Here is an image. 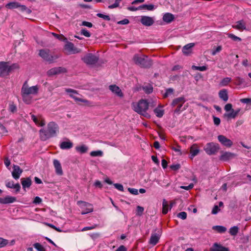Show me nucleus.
Masks as SVG:
<instances>
[{
    "label": "nucleus",
    "instance_id": "f257e3e1",
    "mask_svg": "<svg viewBox=\"0 0 251 251\" xmlns=\"http://www.w3.org/2000/svg\"><path fill=\"white\" fill-rule=\"evenodd\" d=\"M59 132V127L57 124L53 122H50L47 125V128H42L39 130L40 138L42 141H45L50 138L55 137Z\"/></svg>",
    "mask_w": 251,
    "mask_h": 251
},
{
    "label": "nucleus",
    "instance_id": "f03ea898",
    "mask_svg": "<svg viewBox=\"0 0 251 251\" xmlns=\"http://www.w3.org/2000/svg\"><path fill=\"white\" fill-rule=\"evenodd\" d=\"M39 87L37 85L29 87L27 84V81H25L21 88V96L23 101L26 104L31 102L32 97L30 95H36L38 94Z\"/></svg>",
    "mask_w": 251,
    "mask_h": 251
},
{
    "label": "nucleus",
    "instance_id": "7ed1b4c3",
    "mask_svg": "<svg viewBox=\"0 0 251 251\" xmlns=\"http://www.w3.org/2000/svg\"><path fill=\"white\" fill-rule=\"evenodd\" d=\"M133 59L136 65L142 68H150L152 64V60L145 55L135 54Z\"/></svg>",
    "mask_w": 251,
    "mask_h": 251
},
{
    "label": "nucleus",
    "instance_id": "20e7f679",
    "mask_svg": "<svg viewBox=\"0 0 251 251\" xmlns=\"http://www.w3.org/2000/svg\"><path fill=\"white\" fill-rule=\"evenodd\" d=\"M149 108V103L146 100H141L137 104L133 106V110L144 117H147L148 113L146 112Z\"/></svg>",
    "mask_w": 251,
    "mask_h": 251
},
{
    "label": "nucleus",
    "instance_id": "39448f33",
    "mask_svg": "<svg viewBox=\"0 0 251 251\" xmlns=\"http://www.w3.org/2000/svg\"><path fill=\"white\" fill-rule=\"evenodd\" d=\"M81 60L88 65H94L98 62L99 57L92 53H88L81 57Z\"/></svg>",
    "mask_w": 251,
    "mask_h": 251
},
{
    "label": "nucleus",
    "instance_id": "423d86ee",
    "mask_svg": "<svg viewBox=\"0 0 251 251\" xmlns=\"http://www.w3.org/2000/svg\"><path fill=\"white\" fill-rule=\"evenodd\" d=\"M65 91L67 93H70V96L73 99H74L75 100V101L76 102L78 103L79 104H80L79 102H82L83 103V104L84 105L89 106L91 105V102L89 100L77 97L75 95V94H78L76 90L68 88L66 89L65 90Z\"/></svg>",
    "mask_w": 251,
    "mask_h": 251
},
{
    "label": "nucleus",
    "instance_id": "0eeeda50",
    "mask_svg": "<svg viewBox=\"0 0 251 251\" xmlns=\"http://www.w3.org/2000/svg\"><path fill=\"white\" fill-rule=\"evenodd\" d=\"M39 55L42 57L45 61L49 63L53 62L54 60L57 59V56H53L50 53L49 50L42 49L39 50Z\"/></svg>",
    "mask_w": 251,
    "mask_h": 251
},
{
    "label": "nucleus",
    "instance_id": "6e6552de",
    "mask_svg": "<svg viewBox=\"0 0 251 251\" xmlns=\"http://www.w3.org/2000/svg\"><path fill=\"white\" fill-rule=\"evenodd\" d=\"M65 42L66 43L64 46V49L67 54H75L81 51V50L75 47L74 44L72 42H69L67 40Z\"/></svg>",
    "mask_w": 251,
    "mask_h": 251
},
{
    "label": "nucleus",
    "instance_id": "1a4fd4ad",
    "mask_svg": "<svg viewBox=\"0 0 251 251\" xmlns=\"http://www.w3.org/2000/svg\"><path fill=\"white\" fill-rule=\"evenodd\" d=\"M219 149V145L213 142L207 143L204 148V151L208 155L215 154L218 152Z\"/></svg>",
    "mask_w": 251,
    "mask_h": 251
},
{
    "label": "nucleus",
    "instance_id": "9d476101",
    "mask_svg": "<svg viewBox=\"0 0 251 251\" xmlns=\"http://www.w3.org/2000/svg\"><path fill=\"white\" fill-rule=\"evenodd\" d=\"M78 205H80L81 208L84 209L81 211V214L84 215L93 211V207L92 204L82 201H79L77 202Z\"/></svg>",
    "mask_w": 251,
    "mask_h": 251
},
{
    "label": "nucleus",
    "instance_id": "9b49d317",
    "mask_svg": "<svg viewBox=\"0 0 251 251\" xmlns=\"http://www.w3.org/2000/svg\"><path fill=\"white\" fill-rule=\"evenodd\" d=\"M185 102V100L183 97L176 98L173 100L171 104L172 106L173 107L177 106L175 110V113H179L180 111V109Z\"/></svg>",
    "mask_w": 251,
    "mask_h": 251
},
{
    "label": "nucleus",
    "instance_id": "f8f14e48",
    "mask_svg": "<svg viewBox=\"0 0 251 251\" xmlns=\"http://www.w3.org/2000/svg\"><path fill=\"white\" fill-rule=\"evenodd\" d=\"M10 73L8 68V63L0 62V76L4 77L9 75Z\"/></svg>",
    "mask_w": 251,
    "mask_h": 251
},
{
    "label": "nucleus",
    "instance_id": "ddd939ff",
    "mask_svg": "<svg viewBox=\"0 0 251 251\" xmlns=\"http://www.w3.org/2000/svg\"><path fill=\"white\" fill-rule=\"evenodd\" d=\"M66 72V69L63 67H55L51 68L47 72V75L49 76H52L54 75L59 74L61 73Z\"/></svg>",
    "mask_w": 251,
    "mask_h": 251
},
{
    "label": "nucleus",
    "instance_id": "4468645a",
    "mask_svg": "<svg viewBox=\"0 0 251 251\" xmlns=\"http://www.w3.org/2000/svg\"><path fill=\"white\" fill-rule=\"evenodd\" d=\"M219 141L224 146L230 148L233 145L232 142L229 139H227L225 136L220 135L218 136Z\"/></svg>",
    "mask_w": 251,
    "mask_h": 251
},
{
    "label": "nucleus",
    "instance_id": "2eb2a0df",
    "mask_svg": "<svg viewBox=\"0 0 251 251\" xmlns=\"http://www.w3.org/2000/svg\"><path fill=\"white\" fill-rule=\"evenodd\" d=\"M222 154L220 156V160L223 161H227L230 159H233L236 156L235 153L228 152V151H222Z\"/></svg>",
    "mask_w": 251,
    "mask_h": 251
},
{
    "label": "nucleus",
    "instance_id": "dca6fc26",
    "mask_svg": "<svg viewBox=\"0 0 251 251\" xmlns=\"http://www.w3.org/2000/svg\"><path fill=\"white\" fill-rule=\"evenodd\" d=\"M140 22L145 26H150L153 24L154 21L152 17L143 16L141 17Z\"/></svg>",
    "mask_w": 251,
    "mask_h": 251
},
{
    "label": "nucleus",
    "instance_id": "f3484780",
    "mask_svg": "<svg viewBox=\"0 0 251 251\" xmlns=\"http://www.w3.org/2000/svg\"><path fill=\"white\" fill-rule=\"evenodd\" d=\"M31 118L33 122L38 126H43L46 124L45 121L41 115H38L36 117L32 114L31 116Z\"/></svg>",
    "mask_w": 251,
    "mask_h": 251
},
{
    "label": "nucleus",
    "instance_id": "a211bd4d",
    "mask_svg": "<svg viewBox=\"0 0 251 251\" xmlns=\"http://www.w3.org/2000/svg\"><path fill=\"white\" fill-rule=\"evenodd\" d=\"M109 89L113 93H114L117 96L120 98H123L124 97V94L122 90L118 86L115 84L111 85L109 86Z\"/></svg>",
    "mask_w": 251,
    "mask_h": 251
},
{
    "label": "nucleus",
    "instance_id": "6ab92c4d",
    "mask_svg": "<svg viewBox=\"0 0 251 251\" xmlns=\"http://www.w3.org/2000/svg\"><path fill=\"white\" fill-rule=\"evenodd\" d=\"M195 43H191L185 45L182 49V53L186 56L189 55L192 52V49L195 46Z\"/></svg>",
    "mask_w": 251,
    "mask_h": 251
},
{
    "label": "nucleus",
    "instance_id": "aec40b11",
    "mask_svg": "<svg viewBox=\"0 0 251 251\" xmlns=\"http://www.w3.org/2000/svg\"><path fill=\"white\" fill-rule=\"evenodd\" d=\"M22 172V169H21L19 166L14 165L13 170L12 172V176L14 178L18 179L20 178V175Z\"/></svg>",
    "mask_w": 251,
    "mask_h": 251
},
{
    "label": "nucleus",
    "instance_id": "412c9836",
    "mask_svg": "<svg viewBox=\"0 0 251 251\" xmlns=\"http://www.w3.org/2000/svg\"><path fill=\"white\" fill-rule=\"evenodd\" d=\"M210 251H229L227 248L225 247L220 244L215 243L210 248Z\"/></svg>",
    "mask_w": 251,
    "mask_h": 251
},
{
    "label": "nucleus",
    "instance_id": "4be33fe9",
    "mask_svg": "<svg viewBox=\"0 0 251 251\" xmlns=\"http://www.w3.org/2000/svg\"><path fill=\"white\" fill-rule=\"evenodd\" d=\"M73 146V143L67 138L66 139V141L62 142L59 145L60 148L62 150L70 149Z\"/></svg>",
    "mask_w": 251,
    "mask_h": 251
},
{
    "label": "nucleus",
    "instance_id": "5701e85b",
    "mask_svg": "<svg viewBox=\"0 0 251 251\" xmlns=\"http://www.w3.org/2000/svg\"><path fill=\"white\" fill-rule=\"evenodd\" d=\"M53 165L55 169V172L57 175L62 176L63 175V171L60 162L56 159L53 160Z\"/></svg>",
    "mask_w": 251,
    "mask_h": 251
},
{
    "label": "nucleus",
    "instance_id": "b1692460",
    "mask_svg": "<svg viewBox=\"0 0 251 251\" xmlns=\"http://www.w3.org/2000/svg\"><path fill=\"white\" fill-rule=\"evenodd\" d=\"M159 232V231H158ZM160 238V233H152L151 234V237L150 238V240L149 243L150 244H151L153 246L155 245L159 241Z\"/></svg>",
    "mask_w": 251,
    "mask_h": 251
},
{
    "label": "nucleus",
    "instance_id": "393cba45",
    "mask_svg": "<svg viewBox=\"0 0 251 251\" xmlns=\"http://www.w3.org/2000/svg\"><path fill=\"white\" fill-rule=\"evenodd\" d=\"M200 150L196 144L192 145L190 148L191 158L192 159L194 157L199 154Z\"/></svg>",
    "mask_w": 251,
    "mask_h": 251
},
{
    "label": "nucleus",
    "instance_id": "a878e982",
    "mask_svg": "<svg viewBox=\"0 0 251 251\" xmlns=\"http://www.w3.org/2000/svg\"><path fill=\"white\" fill-rule=\"evenodd\" d=\"M236 25H233L232 27L239 30H243L246 29V24L243 20H240L237 22Z\"/></svg>",
    "mask_w": 251,
    "mask_h": 251
},
{
    "label": "nucleus",
    "instance_id": "bb28decb",
    "mask_svg": "<svg viewBox=\"0 0 251 251\" xmlns=\"http://www.w3.org/2000/svg\"><path fill=\"white\" fill-rule=\"evenodd\" d=\"M21 183L24 189L26 188H29L31 185L32 181L29 177L21 179Z\"/></svg>",
    "mask_w": 251,
    "mask_h": 251
},
{
    "label": "nucleus",
    "instance_id": "cd10ccee",
    "mask_svg": "<svg viewBox=\"0 0 251 251\" xmlns=\"http://www.w3.org/2000/svg\"><path fill=\"white\" fill-rule=\"evenodd\" d=\"M219 96L220 99L223 100L224 101H226L228 99L227 90L223 89L220 91L219 92Z\"/></svg>",
    "mask_w": 251,
    "mask_h": 251
},
{
    "label": "nucleus",
    "instance_id": "c85d7f7f",
    "mask_svg": "<svg viewBox=\"0 0 251 251\" xmlns=\"http://www.w3.org/2000/svg\"><path fill=\"white\" fill-rule=\"evenodd\" d=\"M174 16L170 13L165 14L163 17V21L167 23H171L174 20Z\"/></svg>",
    "mask_w": 251,
    "mask_h": 251
},
{
    "label": "nucleus",
    "instance_id": "c756f323",
    "mask_svg": "<svg viewBox=\"0 0 251 251\" xmlns=\"http://www.w3.org/2000/svg\"><path fill=\"white\" fill-rule=\"evenodd\" d=\"M75 150L77 151L80 153H84L88 151V147L85 145H82L81 146H77L75 147Z\"/></svg>",
    "mask_w": 251,
    "mask_h": 251
},
{
    "label": "nucleus",
    "instance_id": "7c9ffc66",
    "mask_svg": "<svg viewBox=\"0 0 251 251\" xmlns=\"http://www.w3.org/2000/svg\"><path fill=\"white\" fill-rule=\"evenodd\" d=\"M162 206V213L163 214H167L169 210V205L168 201H166L165 199L163 201Z\"/></svg>",
    "mask_w": 251,
    "mask_h": 251
},
{
    "label": "nucleus",
    "instance_id": "2f4dec72",
    "mask_svg": "<svg viewBox=\"0 0 251 251\" xmlns=\"http://www.w3.org/2000/svg\"><path fill=\"white\" fill-rule=\"evenodd\" d=\"M212 229L216 230L219 233H224L226 230V228L222 226H213Z\"/></svg>",
    "mask_w": 251,
    "mask_h": 251
},
{
    "label": "nucleus",
    "instance_id": "473e14b6",
    "mask_svg": "<svg viewBox=\"0 0 251 251\" xmlns=\"http://www.w3.org/2000/svg\"><path fill=\"white\" fill-rule=\"evenodd\" d=\"M20 6V3L17 2H11L7 3L5 7L7 8L13 9L18 8Z\"/></svg>",
    "mask_w": 251,
    "mask_h": 251
},
{
    "label": "nucleus",
    "instance_id": "72a5a7b5",
    "mask_svg": "<svg viewBox=\"0 0 251 251\" xmlns=\"http://www.w3.org/2000/svg\"><path fill=\"white\" fill-rule=\"evenodd\" d=\"M4 204L13 203L16 201L15 197L7 196L4 198Z\"/></svg>",
    "mask_w": 251,
    "mask_h": 251
},
{
    "label": "nucleus",
    "instance_id": "f704fd0d",
    "mask_svg": "<svg viewBox=\"0 0 251 251\" xmlns=\"http://www.w3.org/2000/svg\"><path fill=\"white\" fill-rule=\"evenodd\" d=\"M154 112L156 116L159 118H161L163 116L164 110L160 108L157 107L155 108L154 110Z\"/></svg>",
    "mask_w": 251,
    "mask_h": 251
},
{
    "label": "nucleus",
    "instance_id": "c9c22d12",
    "mask_svg": "<svg viewBox=\"0 0 251 251\" xmlns=\"http://www.w3.org/2000/svg\"><path fill=\"white\" fill-rule=\"evenodd\" d=\"M231 81V78L230 77H225L220 82V85L222 86H226L230 81Z\"/></svg>",
    "mask_w": 251,
    "mask_h": 251
},
{
    "label": "nucleus",
    "instance_id": "e433bc0d",
    "mask_svg": "<svg viewBox=\"0 0 251 251\" xmlns=\"http://www.w3.org/2000/svg\"><path fill=\"white\" fill-rule=\"evenodd\" d=\"M224 117L227 119H234L236 118L234 113V110L230 111L229 113H226L224 114Z\"/></svg>",
    "mask_w": 251,
    "mask_h": 251
},
{
    "label": "nucleus",
    "instance_id": "4c0bfd02",
    "mask_svg": "<svg viewBox=\"0 0 251 251\" xmlns=\"http://www.w3.org/2000/svg\"><path fill=\"white\" fill-rule=\"evenodd\" d=\"M238 231L239 228L237 226H234L230 228L229 232L230 235L235 236L238 233Z\"/></svg>",
    "mask_w": 251,
    "mask_h": 251
},
{
    "label": "nucleus",
    "instance_id": "58836bf2",
    "mask_svg": "<svg viewBox=\"0 0 251 251\" xmlns=\"http://www.w3.org/2000/svg\"><path fill=\"white\" fill-rule=\"evenodd\" d=\"M52 34L54 37L60 41H66L67 40V39L62 34H57L53 32L52 33Z\"/></svg>",
    "mask_w": 251,
    "mask_h": 251
},
{
    "label": "nucleus",
    "instance_id": "ea45409f",
    "mask_svg": "<svg viewBox=\"0 0 251 251\" xmlns=\"http://www.w3.org/2000/svg\"><path fill=\"white\" fill-rule=\"evenodd\" d=\"M20 10L22 12H26L27 14H30L31 12V10L28 8L26 6L24 5H20L19 6Z\"/></svg>",
    "mask_w": 251,
    "mask_h": 251
},
{
    "label": "nucleus",
    "instance_id": "a19ab883",
    "mask_svg": "<svg viewBox=\"0 0 251 251\" xmlns=\"http://www.w3.org/2000/svg\"><path fill=\"white\" fill-rule=\"evenodd\" d=\"M140 8H141V9H147L148 10H152L154 9V5L153 4H143L142 5H140Z\"/></svg>",
    "mask_w": 251,
    "mask_h": 251
},
{
    "label": "nucleus",
    "instance_id": "79ce46f5",
    "mask_svg": "<svg viewBox=\"0 0 251 251\" xmlns=\"http://www.w3.org/2000/svg\"><path fill=\"white\" fill-rule=\"evenodd\" d=\"M143 90L147 94H151L152 92L153 88L151 85L145 86L143 87Z\"/></svg>",
    "mask_w": 251,
    "mask_h": 251
},
{
    "label": "nucleus",
    "instance_id": "37998d69",
    "mask_svg": "<svg viewBox=\"0 0 251 251\" xmlns=\"http://www.w3.org/2000/svg\"><path fill=\"white\" fill-rule=\"evenodd\" d=\"M192 68L193 70H199L200 71H204L207 69V67L205 66L199 67V66H196L193 65L192 66Z\"/></svg>",
    "mask_w": 251,
    "mask_h": 251
},
{
    "label": "nucleus",
    "instance_id": "c03bdc74",
    "mask_svg": "<svg viewBox=\"0 0 251 251\" xmlns=\"http://www.w3.org/2000/svg\"><path fill=\"white\" fill-rule=\"evenodd\" d=\"M103 152L101 151H93L90 152V155L92 156H101Z\"/></svg>",
    "mask_w": 251,
    "mask_h": 251
},
{
    "label": "nucleus",
    "instance_id": "a18cd8bd",
    "mask_svg": "<svg viewBox=\"0 0 251 251\" xmlns=\"http://www.w3.org/2000/svg\"><path fill=\"white\" fill-rule=\"evenodd\" d=\"M34 248L38 251H45V249L40 243H36L33 245Z\"/></svg>",
    "mask_w": 251,
    "mask_h": 251
},
{
    "label": "nucleus",
    "instance_id": "49530a36",
    "mask_svg": "<svg viewBox=\"0 0 251 251\" xmlns=\"http://www.w3.org/2000/svg\"><path fill=\"white\" fill-rule=\"evenodd\" d=\"M227 36L229 38L231 39L232 40H233L234 41L240 42L241 41V39L240 38L235 36V35H234L233 34L228 33V34H227Z\"/></svg>",
    "mask_w": 251,
    "mask_h": 251
},
{
    "label": "nucleus",
    "instance_id": "de8ad7c7",
    "mask_svg": "<svg viewBox=\"0 0 251 251\" xmlns=\"http://www.w3.org/2000/svg\"><path fill=\"white\" fill-rule=\"evenodd\" d=\"M174 90L173 88H168L166 89L165 93L163 95V98H166L169 95L172 94L174 93Z\"/></svg>",
    "mask_w": 251,
    "mask_h": 251
},
{
    "label": "nucleus",
    "instance_id": "09e8293b",
    "mask_svg": "<svg viewBox=\"0 0 251 251\" xmlns=\"http://www.w3.org/2000/svg\"><path fill=\"white\" fill-rule=\"evenodd\" d=\"M8 243V241L6 239L0 237V248L6 246Z\"/></svg>",
    "mask_w": 251,
    "mask_h": 251
},
{
    "label": "nucleus",
    "instance_id": "8fccbe9b",
    "mask_svg": "<svg viewBox=\"0 0 251 251\" xmlns=\"http://www.w3.org/2000/svg\"><path fill=\"white\" fill-rule=\"evenodd\" d=\"M9 70L10 73L15 70L18 69L19 68V66L17 63H14L12 64L11 65H8Z\"/></svg>",
    "mask_w": 251,
    "mask_h": 251
},
{
    "label": "nucleus",
    "instance_id": "3c124183",
    "mask_svg": "<svg viewBox=\"0 0 251 251\" xmlns=\"http://www.w3.org/2000/svg\"><path fill=\"white\" fill-rule=\"evenodd\" d=\"M144 210V208L143 207L141 206H137L136 209V215L139 216H141L143 213Z\"/></svg>",
    "mask_w": 251,
    "mask_h": 251
},
{
    "label": "nucleus",
    "instance_id": "603ef678",
    "mask_svg": "<svg viewBox=\"0 0 251 251\" xmlns=\"http://www.w3.org/2000/svg\"><path fill=\"white\" fill-rule=\"evenodd\" d=\"M97 16L99 18H102L104 20L108 21L110 20V18L108 15H104L101 13H98L97 14Z\"/></svg>",
    "mask_w": 251,
    "mask_h": 251
},
{
    "label": "nucleus",
    "instance_id": "864d4df0",
    "mask_svg": "<svg viewBox=\"0 0 251 251\" xmlns=\"http://www.w3.org/2000/svg\"><path fill=\"white\" fill-rule=\"evenodd\" d=\"M243 79L240 77L237 76L235 78V84L240 85L243 83Z\"/></svg>",
    "mask_w": 251,
    "mask_h": 251
},
{
    "label": "nucleus",
    "instance_id": "5fc2aeb1",
    "mask_svg": "<svg viewBox=\"0 0 251 251\" xmlns=\"http://www.w3.org/2000/svg\"><path fill=\"white\" fill-rule=\"evenodd\" d=\"M222 48L221 46H219L216 47L215 49H213L212 52L211 53L212 55H215L217 52H219L221 51Z\"/></svg>",
    "mask_w": 251,
    "mask_h": 251
},
{
    "label": "nucleus",
    "instance_id": "6e6d98bb",
    "mask_svg": "<svg viewBox=\"0 0 251 251\" xmlns=\"http://www.w3.org/2000/svg\"><path fill=\"white\" fill-rule=\"evenodd\" d=\"M81 34L87 37H89L91 36L90 33L85 28L81 30Z\"/></svg>",
    "mask_w": 251,
    "mask_h": 251
},
{
    "label": "nucleus",
    "instance_id": "4d7b16f0",
    "mask_svg": "<svg viewBox=\"0 0 251 251\" xmlns=\"http://www.w3.org/2000/svg\"><path fill=\"white\" fill-rule=\"evenodd\" d=\"M177 217L182 220H185L187 218V213L185 212H181L178 213Z\"/></svg>",
    "mask_w": 251,
    "mask_h": 251
},
{
    "label": "nucleus",
    "instance_id": "13d9d810",
    "mask_svg": "<svg viewBox=\"0 0 251 251\" xmlns=\"http://www.w3.org/2000/svg\"><path fill=\"white\" fill-rule=\"evenodd\" d=\"M172 149L176 152H179V154L181 155L182 152L180 150V146L178 145H176V147H172Z\"/></svg>",
    "mask_w": 251,
    "mask_h": 251
},
{
    "label": "nucleus",
    "instance_id": "bf43d9fd",
    "mask_svg": "<svg viewBox=\"0 0 251 251\" xmlns=\"http://www.w3.org/2000/svg\"><path fill=\"white\" fill-rule=\"evenodd\" d=\"M224 109H225V110L226 112L230 111H231L232 110H234L232 108V104L231 103H227V104H226L225 106Z\"/></svg>",
    "mask_w": 251,
    "mask_h": 251
},
{
    "label": "nucleus",
    "instance_id": "052dcab7",
    "mask_svg": "<svg viewBox=\"0 0 251 251\" xmlns=\"http://www.w3.org/2000/svg\"><path fill=\"white\" fill-rule=\"evenodd\" d=\"M9 110L11 112L14 113L15 111H16V110H17V107H16V106L14 104L11 103V104H9Z\"/></svg>",
    "mask_w": 251,
    "mask_h": 251
},
{
    "label": "nucleus",
    "instance_id": "680f3d73",
    "mask_svg": "<svg viewBox=\"0 0 251 251\" xmlns=\"http://www.w3.org/2000/svg\"><path fill=\"white\" fill-rule=\"evenodd\" d=\"M128 191L133 195H136L138 194V190L135 188H128Z\"/></svg>",
    "mask_w": 251,
    "mask_h": 251
},
{
    "label": "nucleus",
    "instance_id": "e2e57ef3",
    "mask_svg": "<svg viewBox=\"0 0 251 251\" xmlns=\"http://www.w3.org/2000/svg\"><path fill=\"white\" fill-rule=\"evenodd\" d=\"M240 101L243 103H251V99L243 98L240 100Z\"/></svg>",
    "mask_w": 251,
    "mask_h": 251
},
{
    "label": "nucleus",
    "instance_id": "0e129e2a",
    "mask_svg": "<svg viewBox=\"0 0 251 251\" xmlns=\"http://www.w3.org/2000/svg\"><path fill=\"white\" fill-rule=\"evenodd\" d=\"M114 186L116 189H117L119 191H124V187L122 184L119 183H115L114 184Z\"/></svg>",
    "mask_w": 251,
    "mask_h": 251
},
{
    "label": "nucleus",
    "instance_id": "69168bd1",
    "mask_svg": "<svg viewBox=\"0 0 251 251\" xmlns=\"http://www.w3.org/2000/svg\"><path fill=\"white\" fill-rule=\"evenodd\" d=\"M194 187V184L193 183L190 184L188 186H180V188L186 190H189L191 189H192Z\"/></svg>",
    "mask_w": 251,
    "mask_h": 251
},
{
    "label": "nucleus",
    "instance_id": "338daca9",
    "mask_svg": "<svg viewBox=\"0 0 251 251\" xmlns=\"http://www.w3.org/2000/svg\"><path fill=\"white\" fill-rule=\"evenodd\" d=\"M14 183L13 181H6L5 185L7 188H13Z\"/></svg>",
    "mask_w": 251,
    "mask_h": 251
},
{
    "label": "nucleus",
    "instance_id": "774afa93",
    "mask_svg": "<svg viewBox=\"0 0 251 251\" xmlns=\"http://www.w3.org/2000/svg\"><path fill=\"white\" fill-rule=\"evenodd\" d=\"M220 210L218 205H215L212 210L213 214H216Z\"/></svg>",
    "mask_w": 251,
    "mask_h": 251
}]
</instances>
